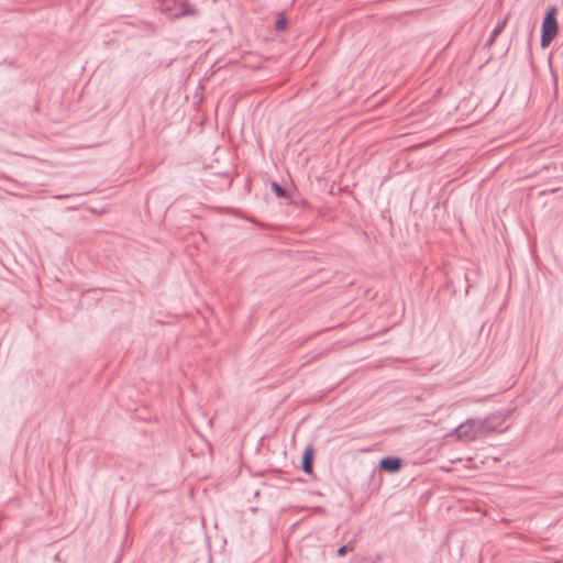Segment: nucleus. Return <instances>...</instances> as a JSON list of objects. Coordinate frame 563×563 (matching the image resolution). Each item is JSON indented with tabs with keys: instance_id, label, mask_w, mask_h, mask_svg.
<instances>
[{
	"instance_id": "nucleus-1",
	"label": "nucleus",
	"mask_w": 563,
	"mask_h": 563,
	"mask_svg": "<svg viewBox=\"0 0 563 563\" xmlns=\"http://www.w3.org/2000/svg\"><path fill=\"white\" fill-rule=\"evenodd\" d=\"M493 419V417H486L484 419H467L454 429V433L461 441H474L477 438L495 430Z\"/></svg>"
},
{
	"instance_id": "nucleus-2",
	"label": "nucleus",
	"mask_w": 563,
	"mask_h": 563,
	"mask_svg": "<svg viewBox=\"0 0 563 563\" xmlns=\"http://www.w3.org/2000/svg\"><path fill=\"white\" fill-rule=\"evenodd\" d=\"M154 8L168 18L196 15L198 13V10L186 0H155Z\"/></svg>"
},
{
	"instance_id": "nucleus-3",
	"label": "nucleus",
	"mask_w": 563,
	"mask_h": 563,
	"mask_svg": "<svg viewBox=\"0 0 563 563\" xmlns=\"http://www.w3.org/2000/svg\"><path fill=\"white\" fill-rule=\"evenodd\" d=\"M556 15L558 10L555 7H551L548 9L542 20L541 35H558L559 24Z\"/></svg>"
},
{
	"instance_id": "nucleus-4",
	"label": "nucleus",
	"mask_w": 563,
	"mask_h": 563,
	"mask_svg": "<svg viewBox=\"0 0 563 563\" xmlns=\"http://www.w3.org/2000/svg\"><path fill=\"white\" fill-rule=\"evenodd\" d=\"M402 461L400 457L396 456H386L383 457L379 462V466L383 471L389 473H396L401 468Z\"/></svg>"
},
{
	"instance_id": "nucleus-5",
	"label": "nucleus",
	"mask_w": 563,
	"mask_h": 563,
	"mask_svg": "<svg viewBox=\"0 0 563 563\" xmlns=\"http://www.w3.org/2000/svg\"><path fill=\"white\" fill-rule=\"evenodd\" d=\"M313 453L314 448L312 444L306 446L302 459H301V470L306 474L312 473V462H313Z\"/></svg>"
},
{
	"instance_id": "nucleus-6",
	"label": "nucleus",
	"mask_w": 563,
	"mask_h": 563,
	"mask_svg": "<svg viewBox=\"0 0 563 563\" xmlns=\"http://www.w3.org/2000/svg\"><path fill=\"white\" fill-rule=\"evenodd\" d=\"M288 24V19L284 13H278L275 22H274V30L276 32H283L286 30Z\"/></svg>"
},
{
	"instance_id": "nucleus-7",
	"label": "nucleus",
	"mask_w": 563,
	"mask_h": 563,
	"mask_svg": "<svg viewBox=\"0 0 563 563\" xmlns=\"http://www.w3.org/2000/svg\"><path fill=\"white\" fill-rule=\"evenodd\" d=\"M272 189L277 197H286V190L276 181L272 183Z\"/></svg>"
},
{
	"instance_id": "nucleus-8",
	"label": "nucleus",
	"mask_w": 563,
	"mask_h": 563,
	"mask_svg": "<svg viewBox=\"0 0 563 563\" xmlns=\"http://www.w3.org/2000/svg\"><path fill=\"white\" fill-rule=\"evenodd\" d=\"M541 38V47L547 48L554 37H540Z\"/></svg>"
},
{
	"instance_id": "nucleus-9",
	"label": "nucleus",
	"mask_w": 563,
	"mask_h": 563,
	"mask_svg": "<svg viewBox=\"0 0 563 563\" xmlns=\"http://www.w3.org/2000/svg\"><path fill=\"white\" fill-rule=\"evenodd\" d=\"M346 552H347V545H342V547H340L338 549L336 555L338 556H343Z\"/></svg>"
},
{
	"instance_id": "nucleus-10",
	"label": "nucleus",
	"mask_w": 563,
	"mask_h": 563,
	"mask_svg": "<svg viewBox=\"0 0 563 563\" xmlns=\"http://www.w3.org/2000/svg\"><path fill=\"white\" fill-rule=\"evenodd\" d=\"M495 40H496V37H488V40H487V42H486L485 46H492V45H493V43L495 42Z\"/></svg>"
},
{
	"instance_id": "nucleus-11",
	"label": "nucleus",
	"mask_w": 563,
	"mask_h": 563,
	"mask_svg": "<svg viewBox=\"0 0 563 563\" xmlns=\"http://www.w3.org/2000/svg\"><path fill=\"white\" fill-rule=\"evenodd\" d=\"M499 32H500V26H496V27L492 31L490 35H498V33H499Z\"/></svg>"
}]
</instances>
